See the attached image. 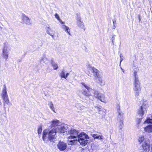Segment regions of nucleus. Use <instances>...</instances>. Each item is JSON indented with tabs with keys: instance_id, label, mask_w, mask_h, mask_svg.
I'll return each mask as SVG.
<instances>
[{
	"instance_id": "nucleus-4",
	"label": "nucleus",
	"mask_w": 152,
	"mask_h": 152,
	"mask_svg": "<svg viewBox=\"0 0 152 152\" xmlns=\"http://www.w3.org/2000/svg\"><path fill=\"white\" fill-rule=\"evenodd\" d=\"M56 129H53L50 131L48 133V138L51 142H53V139L55 138V135L56 134Z\"/></svg>"
},
{
	"instance_id": "nucleus-23",
	"label": "nucleus",
	"mask_w": 152,
	"mask_h": 152,
	"mask_svg": "<svg viewBox=\"0 0 152 152\" xmlns=\"http://www.w3.org/2000/svg\"><path fill=\"white\" fill-rule=\"evenodd\" d=\"M50 108L53 110V111L54 112H55V108L53 106V105L52 102H51L50 104Z\"/></svg>"
},
{
	"instance_id": "nucleus-7",
	"label": "nucleus",
	"mask_w": 152,
	"mask_h": 152,
	"mask_svg": "<svg viewBox=\"0 0 152 152\" xmlns=\"http://www.w3.org/2000/svg\"><path fill=\"white\" fill-rule=\"evenodd\" d=\"M141 147L142 150L145 152H148L150 150V145L146 142H144L142 145Z\"/></svg>"
},
{
	"instance_id": "nucleus-15",
	"label": "nucleus",
	"mask_w": 152,
	"mask_h": 152,
	"mask_svg": "<svg viewBox=\"0 0 152 152\" xmlns=\"http://www.w3.org/2000/svg\"><path fill=\"white\" fill-rule=\"evenodd\" d=\"M97 80L98 82L97 83L99 84L101 86H103L104 85V82L102 80L101 78V77H100L97 78V79H96Z\"/></svg>"
},
{
	"instance_id": "nucleus-20",
	"label": "nucleus",
	"mask_w": 152,
	"mask_h": 152,
	"mask_svg": "<svg viewBox=\"0 0 152 152\" xmlns=\"http://www.w3.org/2000/svg\"><path fill=\"white\" fill-rule=\"evenodd\" d=\"M64 29L66 32H67L69 35H70V29L69 27L66 26H65Z\"/></svg>"
},
{
	"instance_id": "nucleus-30",
	"label": "nucleus",
	"mask_w": 152,
	"mask_h": 152,
	"mask_svg": "<svg viewBox=\"0 0 152 152\" xmlns=\"http://www.w3.org/2000/svg\"><path fill=\"white\" fill-rule=\"evenodd\" d=\"M141 119L142 118H137V122L138 124H139L141 122Z\"/></svg>"
},
{
	"instance_id": "nucleus-28",
	"label": "nucleus",
	"mask_w": 152,
	"mask_h": 152,
	"mask_svg": "<svg viewBox=\"0 0 152 152\" xmlns=\"http://www.w3.org/2000/svg\"><path fill=\"white\" fill-rule=\"evenodd\" d=\"M52 66L54 69H57L58 68L57 65L56 64H52Z\"/></svg>"
},
{
	"instance_id": "nucleus-6",
	"label": "nucleus",
	"mask_w": 152,
	"mask_h": 152,
	"mask_svg": "<svg viewBox=\"0 0 152 152\" xmlns=\"http://www.w3.org/2000/svg\"><path fill=\"white\" fill-rule=\"evenodd\" d=\"M57 146L58 148L60 151H64L66 148L67 147L66 143L61 141L58 142Z\"/></svg>"
},
{
	"instance_id": "nucleus-25",
	"label": "nucleus",
	"mask_w": 152,
	"mask_h": 152,
	"mask_svg": "<svg viewBox=\"0 0 152 152\" xmlns=\"http://www.w3.org/2000/svg\"><path fill=\"white\" fill-rule=\"evenodd\" d=\"M65 76V74L64 71H61V73L60 75V76L61 78H64Z\"/></svg>"
},
{
	"instance_id": "nucleus-27",
	"label": "nucleus",
	"mask_w": 152,
	"mask_h": 152,
	"mask_svg": "<svg viewBox=\"0 0 152 152\" xmlns=\"http://www.w3.org/2000/svg\"><path fill=\"white\" fill-rule=\"evenodd\" d=\"M151 119L149 118H147L145 120V122H146L147 123H151Z\"/></svg>"
},
{
	"instance_id": "nucleus-10",
	"label": "nucleus",
	"mask_w": 152,
	"mask_h": 152,
	"mask_svg": "<svg viewBox=\"0 0 152 152\" xmlns=\"http://www.w3.org/2000/svg\"><path fill=\"white\" fill-rule=\"evenodd\" d=\"M92 72L94 74V76L95 79H97V78L100 77L101 76L99 74V71L97 69L92 67L91 68Z\"/></svg>"
},
{
	"instance_id": "nucleus-18",
	"label": "nucleus",
	"mask_w": 152,
	"mask_h": 152,
	"mask_svg": "<svg viewBox=\"0 0 152 152\" xmlns=\"http://www.w3.org/2000/svg\"><path fill=\"white\" fill-rule=\"evenodd\" d=\"M66 130L67 129L64 126L61 127L58 129L59 132L61 133H64L67 132Z\"/></svg>"
},
{
	"instance_id": "nucleus-11",
	"label": "nucleus",
	"mask_w": 152,
	"mask_h": 152,
	"mask_svg": "<svg viewBox=\"0 0 152 152\" xmlns=\"http://www.w3.org/2000/svg\"><path fill=\"white\" fill-rule=\"evenodd\" d=\"M2 56L3 58L7 60L8 58V53L7 52V48L6 46L4 47L3 49Z\"/></svg>"
},
{
	"instance_id": "nucleus-19",
	"label": "nucleus",
	"mask_w": 152,
	"mask_h": 152,
	"mask_svg": "<svg viewBox=\"0 0 152 152\" xmlns=\"http://www.w3.org/2000/svg\"><path fill=\"white\" fill-rule=\"evenodd\" d=\"M120 107L119 105H117V111L118 113V117L119 118V115L121 116L122 115V114L121 111H120Z\"/></svg>"
},
{
	"instance_id": "nucleus-8",
	"label": "nucleus",
	"mask_w": 152,
	"mask_h": 152,
	"mask_svg": "<svg viewBox=\"0 0 152 152\" xmlns=\"http://www.w3.org/2000/svg\"><path fill=\"white\" fill-rule=\"evenodd\" d=\"M81 84L83 85L84 87L88 91L87 92L86 90H84L82 92V94L85 96H89L91 94L90 93L89 90H92L91 88H90L89 86L86 85L84 83H81Z\"/></svg>"
},
{
	"instance_id": "nucleus-33",
	"label": "nucleus",
	"mask_w": 152,
	"mask_h": 152,
	"mask_svg": "<svg viewBox=\"0 0 152 152\" xmlns=\"http://www.w3.org/2000/svg\"><path fill=\"white\" fill-rule=\"evenodd\" d=\"M69 75V73H66V75H65V77L64 78H66V77H67L68 76V75Z\"/></svg>"
},
{
	"instance_id": "nucleus-24",
	"label": "nucleus",
	"mask_w": 152,
	"mask_h": 152,
	"mask_svg": "<svg viewBox=\"0 0 152 152\" xmlns=\"http://www.w3.org/2000/svg\"><path fill=\"white\" fill-rule=\"evenodd\" d=\"M94 139H98L100 137H101L102 136L100 135H98L96 134H93L92 135Z\"/></svg>"
},
{
	"instance_id": "nucleus-16",
	"label": "nucleus",
	"mask_w": 152,
	"mask_h": 152,
	"mask_svg": "<svg viewBox=\"0 0 152 152\" xmlns=\"http://www.w3.org/2000/svg\"><path fill=\"white\" fill-rule=\"evenodd\" d=\"M58 121L57 120H53L52 121L51 126L52 127L57 126L58 125Z\"/></svg>"
},
{
	"instance_id": "nucleus-12",
	"label": "nucleus",
	"mask_w": 152,
	"mask_h": 152,
	"mask_svg": "<svg viewBox=\"0 0 152 152\" xmlns=\"http://www.w3.org/2000/svg\"><path fill=\"white\" fill-rule=\"evenodd\" d=\"M22 20L26 24L28 25L31 24V23L30 21V19L25 15H23Z\"/></svg>"
},
{
	"instance_id": "nucleus-35",
	"label": "nucleus",
	"mask_w": 152,
	"mask_h": 152,
	"mask_svg": "<svg viewBox=\"0 0 152 152\" xmlns=\"http://www.w3.org/2000/svg\"><path fill=\"white\" fill-rule=\"evenodd\" d=\"M151 152H152V147L151 148Z\"/></svg>"
},
{
	"instance_id": "nucleus-14",
	"label": "nucleus",
	"mask_w": 152,
	"mask_h": 152,
	"mask_svg": "<svg viewBox=\"0 0 152 152\" xmlns=\"http://www.w3.org/2000/svg\"><path fill=\"white\" fill-rule=\"evenodd\" d=\"M75 139H74L73 140H70V139H68V137H67V142L69 143V144L72 145H74L76 143L77 141V138H75Z\"/></svg>"
},
{
	"instance_id": "nucleus-21",
	"label": "nucleus",
	"mask_w": 152,
	"mask_h": 152,
	"mask_svg": "<svg viewBox=\"0 0 152 152\" xmlns=\"http://www.w3.org/2000/svg\"><path fill=\"white\" fill-rule=\"evenodd\" d=\"M47 134V133L43 131V135L42 137V139L43 140H45L46 139V137Z\"/></svg>"
},
{
	"instance_id": "nucleus-9",
	"label": "nucleus",
	"mask_w": 152,
	"mask_h": 152,
	"mask_svg": "<svg viewBox=\"0 0 152 152\" xmlns=\"http://www.w3.org/2000/svg\"><path fill=\"white\" fill-rule=\"evenodd\" d=\"M94 95L96 99L99 100L102 102H105V100L104 99V97L103 94H101L99 93L95 92L94 93Z\"/></svg>"
},
{
	"instance_id": "nucleus-13",
	"label": "nucleus",
	"mask_w": 152,
	"mask_h": 152,
	"mask_svg": "<svg viewBox=\"0 0 152 152\" xmlns=\"http://www.w3.org/2000/svg\"><path fill=\"white\" fill-rule=\"evenodd\" d=\"M144 131L146 132H152V125H149L144 128Z\"/></svg>"
},
{
	"instance_id": "nucleus-1",
	"label": "nucleus",
	"mask_w": 152,
	"mask_h": 152,
	"mask_svg": "<svg viewBox=\"0 0 152 152\" xmlns=\"http://www.w3.org/2000/svg\"><path fill=\"white\" fill-rule=\"evenodd\" d=\"M77 137L78 140L81 145L84 146L86 145L88 141L85 139L88 138V135L85 133L82 132L79 134H78Z\"/></svg>"
},
{
	"instance_id": "nucleus-2",
	"label": "nucleus",
	"mask_w": 152,
	"mask_h": 152,
	"mask_svg": "<svg viewBox=\"0 0 152 152\" xmlns=\"http://www.w3.org/2000/svg\"><path fill=\"white\" fill-rule=\"evenodd\" d=\"M140 83L138 79L137 78L134 80V91L135 95L137 96L139 95V93L140 92L141 87Z\"/></svg>"
},
{
	"instance_id": "nucleus-3",
	"label": "nucleus",
	"mask_w": 152,
	"mask_h": 152,
	"mask_svg": "<svg viewBox=\"0 0 152 152\" xmlns=\"http://www.w3.org/2000/svg\"><path fill=\"white\" fill-rule=\"evenodd\" d=\"M68 133L70 135L68 137V139L77 138V136L78 135L79 132L78 131L74 129H71L68 131Z\"/></svg>"
},
{
	"instance_id": "nucleus-5",
	"label": "nucleus",
	"mask_w": 152,
	"mask_h": 152,
	"mask_svg": "<svg viewBox=\"0 0 152 152\" xmlns=\"http://www.w3.org/2000/svg\"><path fill=\"white\" fill-rule=\"evenodd\" d=\"M4 86L2 91V97L5 102L8 104L9 103V99L6 91V87L5 85Z\"/></svg>"
},
{
	"instance_id": "nucleus-34",
	"label": "nucleus",
	"mask_w": 152,
	"mask_h": 152,
	"mask_svg": "<svg viewBox=\"0 0 152 152\" xmlns=\"http://www.w3.org/2000/svg\"><path fill=\"white\" fill-rule=\"evenodd\" d=\"M120 122L122 123V125H123V123H122V121L121 120L120 121Z\"/></svg>"
},
{
	"instance_id": "nucleus-17",
	"label": "nucleus",
	"mask_w": 152,
	"mask_h": 152,
	"mask_svg": "<svg viewBox=\"0 0 152 152\" xmlns=\"http://www.w3.org/2000/svg\"><path fill=\"white\" fill-rule=\"evenodd\" d=\"M138 113L139 114L141 115L142 116L143 115L144 113V111L143 110L142 106L140 107V109L138 110Z\"/></svg>"
},
{
	"instance_id": "nucleus-36",
	"label": "nucleus",
	"mask_w": 152,
	"mask_h": 152,
	"mask_svg": "<svg viewBox=\"0 0 152 152\" xmlns=\"http://www.w3.org/2000/svg\"><path fill=\"white\" fill-rule=\"evenodd\" d=\"M122 61V60H121V61L120 62H121Z\"/></svg>"
},
{
	"instance_id": "nucleus-26",
	"label": "nucleus",
	"mask_w": 152,
	"mask_h": 152,
	"mask_svg": "<svg viewBox=\"0 0 152 152\" xmlns=\"http://www.w3.org/2000/svg\"><path fill=\"white\" fill-rule=\"evenodd\" d=\"M38 133V134H40L42 131V126H40L37 130Z\"/></svg>"
},
{
	"instance_id": "nucleus-32",
	"label": "nucleus",
	"mask_w": 152,
	"mask_h": 152,
	"mask_svg": "<svg viewBox=\"0 0 152 152\" xmlns=\"http://www.w3.org/2000/svg\"><path fill=\"white\" fill-rule=\"evenodd\" d=\"M69 75V73H66V75H65V77L64 78H66V77H67L68 76V75Z\"/></svg>"
},
{
	"instance_id": "nucleus-29",
	"label": "nucleus",
	"mask_w": 152,
	"mask_h": 152,
	"mask_svg": "<svg viewBox=\"0 0 152 152\" xmlns=\"http://www.w3.org/2000/svg\"><path fill=\"white\" fill-rule=\"evenodd\" d=\"M55 17L57 19L60 21H61V20L60 18L59 17L58 15L57 14H55Z\"/></svg>"
},
{
	"instance_id": "nucleus-31",
	"label": "nucleus",
	"mask_w": 152,
	"mask_h": 152,
	"mask_svg": "<svg viewBox=\"0 0 152 152\" xmlns=\"http://www.w3.org/2000/svg\"><path fill=\"white\" fill-rule=\"evenodd\" d=\"M137 75V72H134V76L135 77V79H136L137 78L138 79V77H136Z\"/></svg>"
},
{
	"instance_id": "nucleus-22",
	"label": "nucleus",
	"mask_w": 152,
	"mask_h": 152,
	"mask_svg": "<svg viewBox=\"0 0 152 152\" xmlns=\"http://www.w3.org/2000/svg\"><path fill=\"white\" fill-rule=\"evenodd\" d=\"M144 140V136H142L141 137H140L138 139V142L141 143Z\"/></svg>"
}]
</instances>
